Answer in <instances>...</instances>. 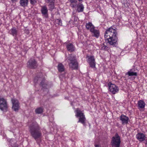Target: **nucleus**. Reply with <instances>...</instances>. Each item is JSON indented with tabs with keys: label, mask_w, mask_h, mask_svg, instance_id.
<instances>
[{
	"label": "nucleus",
	"mask_w": 147,
	"mask_h": 147,
	"mask_svg": "<svg viewBox=\"0 0 147 147\" xmlns=\"http://www.w3.org/2000/svg\"><path fill=\"white\" fill-rule=\"evenodd\" d=\"M70 2L71 3H76V0H69Z\"/></svg>",
	"instance_id": "2f4dec72"
},
{
	"label": "nucleus",
	"mask_w": 147,
	"mask_h": 147,
	"mask_svg": "<svg viewBox=\"0 0 147 147\" xmlns=\"http://www.w3.org/2000/svg\"><path fill=\"white\" fill-rule=\"evenodd\" d=\"M54 3H50V4L49 5V9L50 10H52L53 9H54Z\"/></svg>",
	"instance_id": "bb28decb"
},
{
	"label": "nucleus",
	"mask_w": 147,
	"mask_h": 147,
	"mask_svg": "<svg viewBox=\"0 0 147 147\" xmlns=\"http://www.w3.org/2000/svg\"><path fill=\"white\" fill-rule=\"evenodd\" d=\"M9 32L13 36H16L17 34V31L15 28H13L9 30Z\"/></svg>",
	"instance_id": "4be33fe9"
},
{
	"label": "nucleus",
	"mask_w": 147,
	"mask_h": 147,
	"mask_svg": "<svg viewBox=\"0 0 147 147\" xmlns=\"http://www.w3.org/2000/svg\"><path fill=\"white\" fill-rule=\"evenodd\" d=\"M86 58L87 59V61L89 63L90 67L92 68H94L95 67L96 62L94 56L87 55Z\"/></svg>",
	"instance_id": "6e6552de"
},
{
	"label": "nucleus",
	"mask_w": 147,
	"mask_h": 147,
	"mask_svg": "<svg viewBox=\"0 0 147 147\" xmlns=\"http://www.w3.org/2000/svg\"><path fill=\"white\" fill-rule=\"evenodd\" d=\"M120 119L121 121L122 124L125 125L128 123L129 118L125 115L123 114L120 116Z\"/></svg>",
	"instance_id": "9b49d317"
},
{
	"label": "nucleus",
	"mask_w": 147,
	"mask_h": 147,
	"mask_svg": "<svg viewBox=\"0 0 147 147\" xmlns=\"http://www.w3.org/2000/svg\"><path fill=\"white\" fill-rule=\"evenodd\" d=\"M8 107L6 100L3 98H0V109L6 112L7 110Z\"/></svg>",
	"instance_id": "423d86ee"
},
{
	"label": "nucleus",
	"mask_w": 147,
	"mask_h": 147,
	"mask_svg": "<svg viewBox=\"0 0 147 147\" xmlns=\"http://www.w3.org/2000/svg\"><path fill=\"white\" fill-rule=\"evenodd\" d=\"M37 64L36 61L33 59H31L27 63V66L30 68H35L37 66Z\"/></svg>",
	"instance_id": "9d476101"
},
{
	"label": "nucleus",
	"mask_w": 147,
	"mask_h": 147,
	"mask_svg": "<svg viewBox=\"0 0 147 147\" xmlns=\"http://www.w3.org/2000/svg\"><path fill=\"white\" fill-rule=\"evenodd\" d=\"M43 112V109L42 108L40 107L36 109L35 110V112L36 113L40 114Z\"/></svg>",
	"instance_id": "5701e85b"
},
{
	"label": "nucleus",
	"mask_w": 147,
	"mask_h": 147,
	"mask_svg": "<svg viewBox=\"0 0 147 147\" xmlns=\"http://www.w3.org/2000/svg\"><path fill=\"white\" fill-rule=\"evenodd\" d=\"M86 28L88 30H90V32L91 31L93 30L94 28H95V27L91 22H89L86 24Z\"/></svg>",
	"instance_id": "f3484780"
},
{
	"label": "nucleus",
	"mask_w": 147,
	"mask_h": 147,
	"mask_svg": "<svg viewBox=\"0 0 147 147\" xmlns=\"http://www.w3.org/2000/svg\"><path fill=\"white\" fill-rule=\"evenodd\" d=\"M84 8L83 5L80 3L77 5V11L78 12H82L83 11Z\"/></svg>",
	"instance_id": "a211bd4d"
},
{
	"label": "nucleus",
	"mask_w": 147,
	"mask_h": 147,
	"mask_svg": "<svg viewBox=\"0 0 147 147\" xmlns=\"http://www.w3.org/2000/svg\"><path fill=\"white\" fill-rule=\"evenodd\" d=\"M34 82L35 83L40 82V86L42 87V89L47 88V85L44 79L41 77L38 78V76H36L34 78Z\"/></svg>",
	"instance_id": "39448f33"
},
{
	"label": "nucleus",
	"mask_w": 147,
	"mask_h": 147,
	"mask_svg": "<svg viewBox=\"0 0 147 147\" xmlns=\"http://www.w3.org/2000/svg\"><path fill=\"white\" fill-rule=\"evenodd\" d=\"M117 32L115 30L110 28L107 30L105 33V41L110 45H115L117 42Z\"/></svg>",
	"instance_id": "f257e3e1"
},
{
	"label": "nucleus",
	"mask_w": 147,
	"mask_h": 147,
	"mask_svg": "<svg viewBox=\"0 0 147 147\" xmlns=\"http://www.w3.org/2000/svg\"><path fill=\"white\" fill-rule=\"evenodd\" d=\"M71 5H72V7L73 8H76V5H74V4H72Z\"/></svg>",
	"instance_id": "473e14b6"
},
{
	"label": "nucleus",
	"mask_w": 147,
	"mask_h": 147,
	"mask_svg": "<svg viewBox=\"0 0 147 147\" xmlns=\"http://www.w3.org/2000/svg\"><path fill=\"white\" fill-rule=\"evenodd\" d=\"M77 18H76V19L77 20Z\"/></svg>",
	"instance_id": "e433bc0d"
},
{
	"label": "nucleus",
	"mask_w": 147,
	"mask_h": 147,
	"mask_svg": "<svg viewBox=\"0 0 147 147\" xmlns=\"http://www.w3.org/2000/svg\"><path fill=\"white\" fill-rule=\"evenodd\" d=\"M55 22L60 26L62 25V21L59 19H57L55 20Z\"/></svg>",
	"instance_id": "a878e982"
},
{
	"label": "nucleus",
	"mask_w": 147,
	"mask_h": 147,
	"mask_svg": "<svg viewBox=\"0 0 147 147\" xmlns=\"http://www.w3.org/2000/svg\"><path fill=\"white\" fill-rule=\"evenodd\" d=\"M121 143L120 137L116 133L113 136L111 141V145L112 147H120Z\"/></svg>",
	"instance_id": "20e7f679"
},
{
	"label": "nucleus",
	"mask_w": 147,
	"mask_h": 147,
	"mask_svg": "<svg viewBox=\"0 0 147 147\" xmlns=\"http://www.w3.org/2000/svg\"><path fill=\"white\" fill-rule=\"evenodd\" d=\"M57 68L59 71L60 72L63 71L65 70L64 65L61 63H59L58 64Z\"/></svg>",
	"instance_id": "6ab92c4d"
},
{
	"label": "nucleus",
	"mask_w": 147,
	"mask_h": 147,
	"mask_svg": "<svg viewBox=\"0 0 147 147\" xmlns=\"http://www.w3.org/2000/svg\"><path fill=\"white\" fill-rule=\"evenodd\" d=\"M75 112L76 116L77 118H79L78 123H81L84 125H85L86 119L84 113L78 108L76 109Z\"/></svg>",
	"instance_id": "7ed1b4c3"
},
{
	"label": "nucleus",
	"mask_w": 147,
	"mask_h": 147,
	"mask_svg": "<svg viewBox=\"0 0 147 147\" xmlns=\"http://www.w3.org/2000/svg\"><path fill=\"white\" fill-rule=\"evenodd\" d=\"M29 129L31 136L36 140L41 138L42 134L40 127L37 123H33L30 126Z\"/></svg>",
	"instance_id": "f03ea898"
},
{
	"label": "nucleus",
	"mask_w": 147,
	"mask_h": 147,
	"mask_svg": "<svg viewBox=\"0 0 147 147\" xmlns=\"http://www.w3.org/2000/svg\"><path fill=\"white\" fill-rule=\"evenodd\" d=\"M108 86L109 87V91L113 94L118 92L119 89L118 87L114 84H113L111 82H109Z\"/></svg>",
	"instance_id": "0eeeda50"
},
{
	"label": "nucleus",
	"mask_w": 147,
	"mask_h": 147,
	"mask_svg": "<svg viewBox=\"0 0 147 147\" xmlns=\"http://www.w3.org/2000/svg\"><path fill=\"white\" fill-rule=\"evenodd\" d=\"M69 66L73 69H77L78 68V63L76 61L72 62H70L69 63Z\"/></svg>",
	"instance_id": "2eb2a0df"
},
{
	"label": "nucleus",
	"mask_w": 147,
	"mask_h": 147,
	"mask_svg": "<svg viewBox=\"0 0 147 147\" xmlns=\"http://www.w3.org/2000/svg\"><path fill=\"white\" fill-rule=\"evenodd\" d=\"M95 147H100L99 145L98 144H95Z\"/></svg>",
	"instance_id": "72a5a7b5"
},
{
	"label": "nucleus",
	"mask_w": 147,
	"mask_h": 147,
	"mask_svg": "<svg viewBox=\"0 0 147 147\" xmlns=\"http://www.w3.org/2000/svg\"><path fill=\"white\" fill-rule=\"evenodd\" d=\"M137 139L140 141H144L146 138L145 135L142 133H139L136 136Z\"/></svg>",
	"instance_id": "f8f14e48"
},
{
	"label": "nucleus",
	"mask_w": 147,
	"mask_h": 147,
	"mask_svg": "<svg viewBox=\"0 0 147 147\" xmlns=\"http://www.w3.org/2000/svg\"><path fill=\"white\" fill-rule=\"evenodd\" d=\"M65 45H67V46H72L73 45L71 43H69L68 42H66L65 43Z\"/></svg>",
	"instance_id": "c85d7f7f"
},
{
	"label": "nucleus",
	"mask_w": 147,
	"mask_h": 147,
	"mask_svg": "<svg viewBox=\"0 0 147 147\" xmlns=\"http://www.w3.org/2000/svg\"><path fill=\"white\" fill-rule=\"evenodd\" d=\"M42 13L46 17H47L48 10L46 6H43L41 7V9Z\"/></svg>",
	"instance_id": "4468645a"
},
{
	"label": "nucleus",
	"mask_w": 147,
	"mask_h": 147,
	"mask_svg": "<svg viewBox=\"0 0 147 147\" xmlns=\"http://www.w3.org/2000/svg\"><path fill=\"white\" fill-rule=\"evenodd\" d=\"M11 101L13 105L12 109L15 111H18L20 107L18 100L15 98H13L11 99Z\"/></svg>",
	"instance_id": "1a4fd4ad"
},
{
	"label": "nucleus",
	"mask_w": 147,
	"mask_h": 147,
	"mask_svg": "<svg viewBox=\"0 0 147 147\" xmlns=\"http://www.w3.org/2000/svg\"><path fill=\"white\" fill-rule=\"evenodd\" d=\"M108 48V47H101V49L102 50H107Z\"/></svg>",
	"instance_id": "c756f323"
},
{
	"label": "nucleus",
	"mask_w": 147,
	"mask_h": 147,
	"mask_svg": "<svg viewBox=\"0 0 147 147\" xmlns=\"http://www.w3.org/2000/svg\"><path fill=\"white\" fill-rule=\"evenodd\" d=\"M67 50L70 52H72L75 50L74 47H67Z\"/></svg>",
	"instance_id": "393cba45"
},
{
	"label": "nucleus",
	"mask_w": 147,
	"mask_h": 147,
	"mask_svg": "<svg viewBox=\"0 0 147 147\" xmlns=\"http://www.w3.org/2000/svg\"><path fill=\"white\" fill-rule=\"evenodd\" d=\"M30 2L31 4L34 5L37 2V0H30Z\"/></svg>",
	"instance_id": "cd10ccee"
},
{
	"label": "nucleus",
	"mask_w": 147,
	"mask_h": 147,
	"mask_svg": "<svg viewBox=\"0 0 147 147\" xmlns=\"http://www.w3.org/2000/svg\"><path fill=\"white\" fill-rule=\"evenodd\" d=\"M28 1V0H20V4L21 6L26 7L27 5Z\"/></svg>",
	"instance_id": "aec40b11"
},
{
	"label": "nucleus",
	"mask_w": 147,
	"mask_h": 147,
	"mask_svg": "<svg viewBox=\"0 0 147 147\" xmlns=\"http://www.w3.org/2000/svg\"><path fill=\"white\" fill-rule=\"evenodd\" d=\"M68 60L70 61V62H72L77 61L75 56L72 55L68 57Z\"/></svg>",
	"instance_id": "b1692460"
},
{
	"label": "nucleus",
	"mask_w": 147,
	"mask_h": 147,
	"mask_svg": "<svg viewBox=\"0 0 147 147\" xmlns=\"http://www.w3.org/2000/svg\"><path fill=\"white\" fill-rule=\"evenodd\" d=\"M127 73L129 76H137V73L134 72V70L132 69H130Z\"/></svg>",
	"instance_id": "412c9836"
},
{
	"label": "nucleus",
	"mask_w": 147,
	"mask_h": 147,
	"mask_svg": "<svg viewBox=\"0 0 147 147\" xmlns=\"http://www.w3.org/2000/svg\"><path fill=\"white\" fill-rule=\"evenodd\" d=\"M48 2L49 3H54V0H47Z\"/></svg>",
	"instance_id": "7c9ffc66"
},
{
	"label": "nucleus",
	"mask_w": 147,
	"mask_h": 147,
	"mask_svg": "<svg viewBox=\"0 0 147 147\" xmlns=\"http://www.w3.org/2000/svg\"><path fill=\"white\" fill-rule=\"evenodd\" d=\"M92 36L96 37V38H98L100 36V32L98 30L94 28L91 32Z\"/></svg>",
	"instance_id": "ddd939ff"
},
{
	"label": "nucleus",
	"mask_w": 147,
	"mask_h": 147,
	"mask_svg": "<svg viewBox=\"0 0 147 147\" xmlns=\"http://www.w3.org/2000/svg\"><path fill=\"white\" fill-rule=\"evenodd\" d=\"M138 105L139 109H143L144 108L146 104L143 100H140L138 101Z\"/></svg>",
	"instance_id": "dca6fc26"
},
{
	"label": "nucleus",
	"mask_w": 147,
	"mask_h": 147,
	"mask_svg": "<svg viewBox=\"0 0 147 147\" xmlns=\"http://www.w3.org/2000/svg\"><path fill=\"white\" fill-rule=\"evenodd\" d=\"M17 0H12V1H16Z\"/></svg>",
	"instance_id": "f704fd0d"
},
{
	"label": "nucleus",
	"mask_w": 147,
	"mask_h": 147,
	"mask_svg": "<svg viewBox=\"0 0 147 147\" xmlns=\"http://www.w3.org/2000/svg\"><path fill=\"white\" fill-rule=\"evenodd\" d=\"M79 1H82V0H78Z\"/></svg>",
	"instance_id": "c9c22d12"
}]
</instances>
